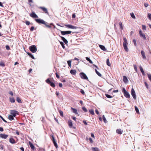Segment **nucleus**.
<instances>
[{
  "label": "nucleus",
  "mask_w": 151,
  "mask_h": 151,
  "mask_svg": "<svg viewBox=\"0 0 151 151\" xmlns=\"http://www.w3.org/2000/svg\"><path fill=\"white\" fill-rule=\"evenodd\" d=\"M36 21L39 24H44L45 26L48 28L51 29L52 27L51 26H50L49 24L45 21L43 19H35Z\"/></svg>",
  "instance_id": "obj_1"
},
{
  "label": "nucleus",
  "mask_w": 151,
  "mask_h": 151,
  "mask_svg": "<svg viewBox=\"0 0 151 151\" xmlns=\"http://www.w3.org/2000/svg\"><path fill=\"white\" fill-rule=\"evenodd\" d=\"M124 42L123 43V47L125 50L128 52V49L127 48V45L128 44V43L127 42V40L126 38L124 37L123 39Z\"/></svg>",
  "instance_id": "obj_2"
},
{
  "label": "nucleus",
  "mask_w": 151,
  "mask_h": 151,
  "mask_svg": "<svg viewBox=\"0 0 151 151\" xmlns=\"http://www.w3.org/2000/svg\"><path fill=\"white\" fill-rule=\"evenodd\" d=\"M29 49L32 53L35 52L37 50L36 46L35 45H32L29 47Z\"/></svg>",
  "instance_id": "obj_3"
},
{
  "label": "nucleus",
  "mask_w": 151,
  "mask_h": 151,
  "mask_svg": "<svg viewBox=\"0 0 151 151\" xmlns=\"http://www.w3.org/2000/svg\"><path fill=\"white\" fill-rule=\"evenodd\" d=\"M65 26L66 27L72 29H76L77 28H78V27L74 26L71 24H65Z\"/></svg>",
  "instance_id": "obj_4"
},
{
  "label": "nucleus",
  "mask_w": 151,
  "mask_h": 151,
  "mask_svg": "<svg viewBox=\"0 0 151 151\" xmlns=\"http://www.w3.org/2000/svg\"><path fill=\"white\" fill-rule=\"evenodd\" d=\"M10 113L11 115L13 116L14 117H15L17 114H18V112L15 110H11L10 111Z\"/></svg>",
  "instance_id": "obj_5"
},
{
  "label": "nucleus",
  "mask_w": 151,
  "mask_h": 151,
  "mask_svg": "<svg viewBox=\"0 0 151 151\" xmlns=\"http://www.w3.org/2000/svg\"><path fill=\"white\" fill-rule=\"evenodd\" d=\"M80 75L81 78L82 79L88 80V78L85 73H80Z\"/></svg>",
  "instance_id": "obj_6"
},
{
  "label": "nucleus",
  "mask_w": 151,
  "mask_h": 151,
  "mask_svg": "<svg viewBox=\"0 0 151 151\" xmlns=\"http://www.w3.org/2000/svg\"><path fill=\"white\" fill-rule=\"evenodd\" d=\"M72 32L70 31H61V33L62 35H64L66 34H70Z\"/></svg>",
  "instance_id": "obj_7"
},
{
  "label": "nucleus",
  "mask_w": 151,
  "mask_h": 151,
  "mask_svg": "<svg viewBox=\"0 0 151 151\" xmlns=\"http://www.w3.org/2000/svg\"><path fill=\"white\" fill-rule=\"evenodd\" d=\"M131 94L134 99H136L135 93L134 90L133 88L131 90Z\"/></svg>",
  "instance_id": "obj_8"
},
{
  "label": "nucleus",
  "mask_w": 151,
  "mask_h": 151,
  "mask_svg": "<svg viewBox=\"0 0 151 151\" xmlns=\"http://www.w3.org/2000/svg\"><path fill=\"white\" fill-rule=\"evenodd\" d=\"M139 33L140 37H142L144 40H146V38L145 37V34L143 33L141 30L139 31Z\"/></svg>",
  "instance_id": "obj_9"
},
{
  "label": "nucleus",
  "mask_w": 151,
  "mask_h": 151,
  "mask_svg": "<svg viewBox=\"0 0 151 151\" xmlns=\"http://www.w3.org/2000/svg\"><path fill=\"white\" fill-rule=\"evenodd\" d=\"M30 16L33 18H37L38 17V16L34 12H32V13L30 14Z\"/></svg>",
  "instance_id": "obj_10"
},
{
  "label": "nucleus",
  "mask_w": 151,
  "mask_h": 151,
  "mask_svg": "<svg viewBox=\"0 0 151 151\" xmlns=\"http://www.w3.org/2000/svg\"><path fill=\"white\" fill-rule=\"evenodd\" d=\"M8 136V135L3 134H0V137L3 139H6Z\"/></svg>",
  "instance_id": "obj_11"
},
{
  "label": "nucleus",
  "mask_w": 151,
  "mask_h": 151,
  "mask_svg": "<svg viewBox=\"0 0 151 151\" xmlns=\"http://www.w3.org/2000/svg\"><path fill=\"white\" fill-rule=\"evenodd\" d=\"M39 8L42 9L44 12H45V13L48 14L47 9L46 8L43 7H39Z\"/></svg>",
  "instance_id": "obj_12"
},
{
  "label": "nucleus",
  "mask_w": 151,
  "mask_h": 151,
  "mask_svg": "<svg viewBox=\"0 0 151 151\" xmlns=\"http://www.w3.org/2000/svg\"><path fill=\"white\" fill-rule=\"evenodd\" d=\"M124 96L127 98H129L130 97V95L129 93L126 91L124 93Z\"/></svg>",
  "instance_id": "obj_13"
},
{
  "label": "nucleus",
  "mask_w": 151,
  "mask_h": 151,
  "mask_svg": "<svg viewBox=\"0 0 151 151\" xmlns=\"http://www.w3.org/2000/svg\"><path fill=\"white\" fill-rule=\"evenodd\" d=\"M60 37L62 39L63 41V42L65 43V44H67L68 43V41L66 39L65 37H63L60 36Z\"/></svg>",
  "instance_id": "obj_14"
},
{
  "label": "nucleus",
  "mask_w": 151,
  "mask_h": 151,
  "mask_svg": "<svg viewBox=\"0 0 151 151\" xmlns=\"http://www.w3.org/2000/svg\"><path fill=\"white\" fill-rule=\"evenodd\" d=\"M9 142L12 144H14L16 143L15 140L13 138H10L9 140Z\"/></svg>",
  "instance_id": "obj_15"
},
{
  "label": "nucleus",
  "mask_w": 151,
  "mask_h": 151,
  "mask_svg": "<svg viewBox=\"0 0 151 151\" xmlns=\"http://www.w3.org/2000/svg\"><path fill=\"white\" fill-rule=\"evenodd\" d=\"M141 54L142 57V58L144 59H146V57L145 55V52L143 50H142L141 51Z\"/></svg>",
  "instance_id": "obj_16"
},
{
  "label": "nucleus",
  "mask_w": 151,
  "mask_h": 151,
  "mask_svg": "<svg viewBox=\"0 0 151 151\" xmlns=\"http://www.w3.org/2000/svg\"><path fill=\"white\" fill-rule=\"evenodd\" d=\"M116 132L117 133L121 134H122L123 131L121 129H117L116 130Z\"/></svg>",
  "instance_id": "obj_17"
},
{
  "label": "nucleus",
  "mask_w": 151,
  "mask_h": 151,
  "mask_svg": "<svg viewBox=\"0 0 151 151\" xmlns=\"http://www.w3.org/2000/svg\"><path fill=\"white\" fill-rule=\"evenodd\" d=\"M123 81L125 83H127L128 81V80L125 76H124L123 77Z\"/></svg>",
  "instance_id": "obj_18"
},
{
  "label": "nucleus",
  "mask_w": 151,
  "mask_h": 151,
  "mask_svg": "<svg viewBox=\"0 0 151 151\" xmlns=\"http://www.w3.org/2000/svg\"><path fill=\"white\" fill-rule=\"evenodd\" d=\"M99 47H100V48L103 50L106 51V49L105 48V47L104 46L101 45H99Z\"/></svg>",
  "instance_id": "obj_19"
},
{
  "label": "nucleus",
  "mask_w": 151,
  "mask_h": 151,
  "mask_svg": "<svg viewBox=\"0 0 151 151\" xmlns=\"http://www.w3.org/2000/svg\"><path fill=\"white\" fill-rule=\"evenodd\" d=\"M14 117L13 116L10 115L8 116V118L10 120H12L14 119Z\"/></svg>",
  "instance_id": "obj_20"
},
{
  "label": "nucleus",
  "mask_w": 151,
  "mask_h": 151,
  "mask_svg": "<svg viewBox=\"0 0 151 151\" xmlns=\"http://www.w3.org/2000/svg\"><path fill=\"white\" fill-rule=\"evenodd\" d=\"M29 144L32 149L33 150H34L35 148L33 145L30 142H29Z\"/></svg>",
  "instance_id": "obj_21"
},
{
  "label": "nucleus",
  "mask_w": 151,
  "mask_h": 151,
  "mask_svg": "<svg viewBox=\"0 0 151 151\" xmlns=\"http://www.w3.org/2000/svg\"><path fill=\"white\" fill-rule=\"evenodd\" d=\"M76 72V71L75 70H70V73L72 75H75Z\"/></svg>",
  "instance_id": "obj_22"
},
{
  "label": "nucleus",
  "mask_w": 151,
  "mask_h": 151,
  "mask_svg": "<svg viewBox=\"0 0 151 151\" xmlns=\"http://www.w3.org/2000/svg\"><path fill=\"white\" fill-rule=\"evenodd\" d=\"M10 101L12 103H14L15 102V100L14 98L13 97L10 98Z\"/></svg>",
  "instance_id": "obj_23"
},
{
  "label": "nucleus",
  "mask_w": 151,
  "mask_h": 151,
  "mask_svg": "<svg viewBox=\"0 0 151 151\" xmlns=\"http://www.w3.org/2000/svg\"><path fill=\"white\" fill-rule=\"evenodd\" d=\"M28 55L33 59H34L35 58L33 55H32L31 53H30L29 52H27Z\"/></svg>",
  "instance_id": "obj_24"
},
{
  "label": "nucleus",
  "mask_w": 151,
  "mask_h": 151,
  "mask_svg": "<svg viewBox=\"0 0 151 151\" xmlns=\"http://www.w3.org/2000/svg\"><path fill=\"white\" fill-rule=\"evenodd\" d=\"M71 109L72 110V111L73 112L75 113L76 114H78L77 110L76 109L71 108Z\"/></svg>",
  "instance_id": "obj_25"
},
{
  "label": "nucleus",
  "mask_w": 151,
  "mask_h": 151,
  "mask_svg": "<svg viewBox=\"0 0 151 151\" xmlns=\"http://www.w3.org/2000/svg\"><path fill=\"white\" fill-rule=\"evenodd\" d=\"M68 125L70 127H71L73 125V123L71 120H69L68 121Z\"/></svg>",
  "instance_id": "obj_26"
},
{
  "label": "nucleus",
  "mask_w": 151,
  "mask_h": 151,
  "mask_svg": "<svg viewBox=\"0 0 151 151\" xmlns=\"http://www.w3.org/2000/svg\"><path fill=\"white\" fill-rule=\"evenodd\" d=\"M86 59L90 63L92 64L93 63L92 61L90 60V59L88 57L86 58Z\"/></svg>",
  "instance_id": "obj_27"
},
{
  "label": "nucleus",
  "mask_w": 151,
  "mask_h": 151,
  "mask_svg": "<svg viewBox=\"0 0 151 151\" xmlns=\"http://www.w3.org/2000/svg\"><path fill=\"white\" fill-rule=\"evenodd\" d=\"M92 150L93 151H99L98 148L96 147H92Z\"/></svg>",
  "instance_id": "obj_28"
},
{
  "label": "nucleus",
  "mask_w": 151,
  "mask_h": 151,
  "mask_svg": "<svg viewBox=\"0 0 151 151\" xmlns=\"http://www.w3.org/2000/svg\"><path fill=\"white\" fill-rule=\"evenodd\" d=\"M95 72L100 77H101L102 76L101 74L99 73L96 69H95Z\"/></svg>",
  "instance_id": "obj_29"
},
{
  "label": "nucleus",
  "mask_w": 151,
  "mask_h": 151,
  "mask_svg": "<svg viewBox=\"0 0 151 151\" xmlns=\"http://www.w3.org/2000/svg\"><path fill=\"white\" fill-rule=\"evenodd\" d=\"M89 112L92 115H93L94 114V113L93 110L91 109L89 110Z\"/></svg>",
  "instance_id": "obj_30"
},
{
  "label": "nucleus",
  "mask_w": 151,
  "mask_h": 151,
  "mask_svg": "<svg viewBox=\"0 0 151 151\" xmlns=\"http://www.w3.org/2000/svg\"><path fill=\"white\" fill-rule=\"evenodd\" d=\"M106 64L107 65L109 66H110L111 65V64L109 62V59H107L106 60Z\"/></svg>",
  "instance_id": "obj_31"
},
{
  "label": "nucleus",
  "mask_w": 151,
  "mask_h": 151,
  "mask_svg": "<svg viewBox=\"0 0 151 151\" xmlns=\"http://www.w3.org/2000/svg\"><path fill=\"white\" fill-rule=\"evenodd\" d=\"M60 45H61L63 49H65V47L64 45V44L63 42H60Z\"/></svg>",
  "instance_id": "obj_32"
},
{
  "label": "nucleus",
  "mask_w": 151,
  "mask_h": 151,
  "mask_svg": "<svg viewBox=\"0 0 151 151\" xmlns=\"http://www.w3.org/2000/svg\"><path fill=\"white\" fill-rule=\"evenodd\" d=\"M53 143L54 144V146L57 149V148H58V145L57 144V143L56 142V141H53Z\"/></svg>",
  "instance_id": "obj_33"
},
{
  "label": "nucleus",
  "mask_w": 151,
  "mask_h": 151,
  "mask_svg": "<svg viewBox=\"0 0 151 151\" xmlns=\"http://www.w3.org/2000/svg\"><path fill=\"white\" fill-rule=\"evenodd\" d=\"M17 101L19 103H22L21 99L18 97H17Z\"/></svg>",
  "instance_id": "obj_34"
},
{
  "label": "nucleus",
  "mask_w": 151,
  "mask_h": 151,
  "mask_svg": "<svg viewBox=\"0 0 151 151\" xmlns=\"http://www.w3.org/2000/svg\"><path fill=\"white\" fill-rule=\"evenodd\" d=\"M103 120L104 121V122L105 123H106V122H107L106 120L105 117L104 115H103Z\"/></svg>",
  "instance_id": "obj_35"
},
{
  "label": "nucleus",
  "mask_w": 151,
  "mask_h": 151,
  "mask_svg": "<svg viewBox=\"0 0 151 151\" xmlns=\"http://www.w3.org/2000/svg\"><path fill=\"white\" fill-rule=\"evenodd\" d=\"M119 26H120V27L121 29L122 30L123 29V27L122 26V22H119Z\"/></svg>",
  "instance_id": "obj_36"
},
{
  "label": "nucleus",
  "mask_w": 151,
  "mask_h": 151,
  "mask_svg": "<svg viewBox=\"0 0 151 151\" xmlns=\"http://www.w3.org/2000/svg\"><path fill=\"white\" fill-rule=\"evenodd\" d=\"M105 96H106L108 98H111L113 97L112 96H111L109 95L108 94H105Z\"/></svg>",
  "instance_id": "obj_37"
},
{
  "label": "nucleus",
  "mask_w": 151,
  "mask_h": 151,
  "mask_svg": "<svg viewBox=\"0 0 151 151\" xmlns=\"http://www.w3.org/2000/svg\"><path fill=\"white\" fill-rule=\"evenodd\" d=\"M82 109L84 111L86 112L87 111V110L85 106H83L82 108Z\"/></svg>",
  "instance_id": "obj_38"
},
{
  "label": "nucleus",
  "mask_w": 151,
  "mask_h": 151,
  "mask_svg": "<svg viewBox=\"0 0 151 151\" xmlns=\"http://www.w3.org/2000/svg\"><path fill=\"white\" fill-rule=\"evenodd\" d=\"M49 84L53 87H54L55 86V84L52 82H51Z\"/></svg>",
  "instance_id": "obj_39"
},
{
  "label": "nucleus",
  "mask_w": 151,
  "mask_h": 151,
  "mask_svg": "<svg viewBox=\"0 0 151 151\" xmlns=\"http://www.w3.org/2000/svg\"><path fill=\"white\" fill-rule=\"evenodd\" d=\"M130 15L131 17L135 19V16L133 13H131Z\"/></svg>",
  "instance_id": "obj_40"
},
{
  "label": "nucleus",
  "mask_w": 151,
  "mask_h": 151,
  "mask_svg": "<svg viewBox=\"0 0 151 151\" xmlns=\"http://www.w3.org/2000/svg\"><path fill=\"white\" fill-rule=\"evenodd\" d=\"M135 109L136 112L137 113H138L139 112V110H138V108L136 106H135Z\"/></svg>",
  "instance_id": "obj_41"
},
{
  "label": "nucleus",
  "mask_w": 151,
  "mask_h": 151,
  "mask_svg": "<svg viewBox=\"0 0 151 151\" xmlns=\"http://www.w3.org/2000/svg\"><path fill=\"white\" fill-rule=\"evenodd\" d=\"M67 63H68V65H69V66L70 67V66L71 65V61H70V60L68 61Z\"/></svg>",
  "instance_id": "obj_42"
},
{
  "label": "nucleus",
  "mask_w": 151,
  "mask_h": 151,
  "mask_svg": "<svg viewBox=\"0 0 151 151\" xmlns=\"http://www.w3.org/2000/svg\"><path fill=\"white\" fill-rule=\"evenodd\" d=\"M46 81L47 83H48L49 84H50V83L51 82L50 81L49 79L48 78L46 80Z\"/></svg>",
  "instance_id": "obj_43"
},
{
  "label": "nucleus",
  "mask_w": 151,
  "mask_h": 151,
  "mask_svg": "<svg viewBox=\"0 0 151 151\" xmlns=\"http://www.w3.org/2000/svg\"><path fill=\"white\" fill-rule=\"evenodd\" d=\"M147 75L149 79L151 81V74H148Z\"/></svg>",
  "instance_id": "obj_44"
},
{
  "label": "nucleus",
  "mask_w": 151,
  "mask_h": 151,
  "mask_svg": "<svg viewBox=\"0 0 151 151\" xmlns=\"http://www.w3.org/2000/svg\"><path fill=\"white\" fill-rule=\"evenodd\" d=\"M0 66L2 67H4L5 66V65L3 62H1L0 63Z\"/></svg>",
  "instance_id": "obj_45"
},
{
  "label": "nucleus",
  "mask_w": 151,
  "mask_h": 151,
  "mask_svg": "<svg viewBox=\"0 0 151 151\" xmlns=\"http://www.w3.org/2000/svg\"><path fill=\"white\" fill-rule=\"evenodd\" d=\"M134 67L135 70L136 71H137V68L136 65H134Z\"/></svg>",
  "instance_id": "obj_46"
},
{
  "label": "nucleus",
  "mask_w": 151,
  "mask_h": 151,
  "mask_svg": "<svg viewBox=\"0 0 151 151\" xmlns=\"http://www.w3.org/2000/svg\"><path fill=\"white\" fill-rule=\"evenodd\" d=\"M148 17L149 18V19L151 20V14L150 13H149L148 14Z\"/></svg>",
  "instance_id": "obj_47"
},
{
  "label": "nucleus",
  "mask_w": 151,
  "mask_h": 151,
  "mask_svg": "<svg viewBox=\"0 0 151 151\" xmlns=\"http://www.w3.org/2000/svg\"><path fill=\"white\" fill-rule=\"evenodd\" d=\"M139 69L142 73L144 72V71L143 69L142 68L141 66L139 67Z\"/></svg>",
  "instance_id": "obj_48"
},
{
  "label": "nucleus",
  "mask_w": 151,
  "mask_h": 151,
  "mask_svg": "<svg viewBox=\"0 0 151 151\" xmlns=\"http://www.w3.org/2000/svg\"><path fill=\"white\" fill-rule=\"evenodd\" d=\"M60 115L61 116H63V112L61 111H59Z\"/></svg>",
  "instance_id": "obj_49"
},
{
  "label": "nucleus",
  "mask_w": 151,
  "mask_h": 151,
  "mask_svg": "<svg viewBox=\"0 0 151 151\" xmlns=\"http://www.w3.org/2000/svg\"><path fill=\"white\" fill-rule=\"evenodd\" d=\"M0 117L2 119V120L5 122H7L1 116H0Z\"/></svg>",
  "instance_id": "obj_50"
},
{
  "label": "nucleus",
  "mask_w": 151,
  "mask_h": 151,
  "mask_svg": "<svg viewBox=\"0 0 151 151\" xmlns=\"http://www.w3.org/2000/svg\"><path fill=\"white\" fill-rule=\"evenodd\" d=\"M133 42H134V44L135 46H136L137 45V44L136 43V41L135 39H134L133 40Z\"/></svg>",
  "instance_id": "obj_51"
},
{
  "label": "nucleus",
  "mask_w": 151,
  "mask_h": 151,
  "mask_svg": "<svg viewBox=\"0 0 151 151\" xmlns=\"http://www.w3.org/2000/svg\"><path fill=\"white\" fill-rule=\"evenodd\" d=\"M25 23L27 25H29L30 24V22L28 21H27L25 22Z\"/></svg>",
  "instance_id": "obj_52"
},
{
  "label": "nucleus",
  "mask_w": 151,
  "mask_h": 151,
  "mask_svg": "<svg viewBox=\"0 0 151 151\" xmlns=\"http://www.w3.org/2000/svg\"><path fill=\"white\" fill-rule=\"evenodd\" d=\"M142 28L144 30H146V26L145 25H142Z\"/></svg>",
  "instance_id": "obj_53"
},
{
  "label": "nucleus",
  "mask_w": 151,
  "mask_h": 151,
  "mask_svg": "<svg viewBox=\"0 0 151 151\" xmlns=\"http://www.w3.org/2000/svg\"><path fill=\"white\" fill-rule=\"evenodd\" d=\"M6 48L7 50H9L10 49L8 45H7L6 46Z\"/></svg>",
  "instance_id": "obj_54"
},
{
  "label": "nucleus",
  "mask_w": 151,
  "mask_h": 151,
  "mask_svg": "<svg viewBox=\"0 0 151 151\" xmlns=\"http://www.w3.org/2000/svg\"><path fill=\"white\" fill-rule=\"evenodd\" d=\"M81 93L83 94V95H84L85 94V92L83 90H81L80 91Z\"/></svg>",
  "instance_id": "obj_55"
},
{
  "label": "nucleus",
  "mask_w": 151,
  "mask_h": 151,
  "mask_svg": "<svg viewBox=\"0 0 151 151\" xmlns=\"http://www.w3.org/2000/svg\"><path fill=\"white\" fill-rule=\"evenodd\" d=\"M55 75H56V77L57 78H60V76H59V75L57 73H55Z\"/></svg>",
  "instance_id": "obj_56"
},
{
  "label": "nucleus",
  "mask_w": 151,
  "mask_h": 151,
  "mask_svg": "<svg viewBox=\"0 0 151 151\" xmlns=\"http://www.w3.org/2000/svg\"><path fill=\"white\" fill-rule=\"evenodd\" d=\"M126 91H126L125 88H123V89H122V92L123 93H124Z\"/></svg>",
  "instance_id": "obj_57"
},
{
  "label": "nucleus",
  "mask_w": 151,
  "mask_h": 151,
  "mask_svg": "<svg viewBox=\"0 0 151 151\" xmlns=\"http://www.w3.org/2000/svg\"><path fill=\"white\" fill-rule=\"evenodd\" d=\"M89 140L90 142L91 143H93V141L92 139H91V137L89 138Z\"/></svg>",
  "instance_id": "obj_58"
},
{
  "label": "nucleus",
  "mask_w": 151,
  "mask_h": 151,
  "mask_svg": "<svg viewBox=\"0 0 151 151\" xmlns=\"http://www.w3.org/2000/svg\"><path fill=\"white\" fill-rule=\"evenodd\" d=\"M145 86L147 88H148V85L147 84V82H145Z\"/></svg>",
  "instance_id": "obj_59"
},
{
  "label": "nucleus",
  "mask_w": 151,
  "mask_h": 151,
  "mask_svg": "<svg viewBox=\"0 0 151 151\" xmlns=\"http://www.w3.org/2000/svg\"><path fill=\"white\" fill-rule=\"evenodd\" d=\"M95 112L97 114H99V112L97 109H96L95 110Z\"/></svg>",
  "instance_id": "obj_60"
},
{
  "label": "nucleus",
  "mask_w": 151,
  "mask_h": 151,
  "mask_svg": "<svg viewBox=\"0 0 151 151\" xmlns=\"http://www.w3.org/2000/svg\"><path fill=\"white\" fill-rule=\"evenodd\" d=\"M144 6L146 7H147L148 6V4L147 3H145L144 4Z\"/></svg>",
  "instance_id": "obj_61"
},
{
  "label": "nucleus",
  "mask_w": 151,
  "mask_h": 151,
  "mask_svg": "<svg viewBox=\"0 0 151 151\" xmlns=\"http://www.w3.org/2000/svg\"><path fill=\"white\" fill-rule=\"evenodd\" d=\"M34 29V27H32L30 28V30L31 31H33Z\"/></svg>",
  "instance_id": "obj_62"
},
{
  "label": "nucleus",
  "mask_w": 151,
  "mask_h": 151,
  "mask_svg": "<svg viewBox=\"0 0 151 151\" xmlns=\"http://www.w3.org/2000/svg\"><path fill=\"white\" fill-rule=\"evenodd\" d=\"M9 93L11 96H13V93L12 91H9Z\"/></svg>",
  "instance_id": "obj_63"
},
{
  "label": "nucleus",
  "mask_w": 151,
  "mask_h": 151,
  "mask_svg": "<svg viewBox=\"0 0 151 151\" xmlns=\"http://www.w3.org/2000/svg\"><path fill=\"white\" fill-rule=\"evenodd\" d=\"M83 122L85 125H87V124L86 122L85 121L83 120Z\"/></svg>",
  "instance_id": "obj_64"
}]
</instances>
